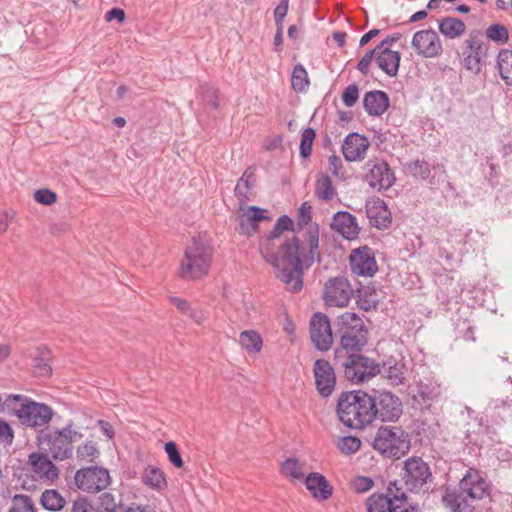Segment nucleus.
<instances>
[{
    "instance_id": "4",
    "label": "nucleus",
    "mask_w": 512,
    "mask_h": 512,
    "mask_svg": "<svg viewBox=\"0 0 512 512\" xmlns=\"http://www.w3.org/2000/svg\"><path fill=\"white\" fill-rule=\"evenodd\" d=\"M6 407L5 410H12L11 415L16 416L22 425L31 428L44 427L53 417V410L50 406L36 402L24 395H8Z\"/></svg>"
},
{
    "instance_id": "15",
    "label": "nucleus",
    "mask_w": 512,
    "mask_h": 512,
    "mask_svg": "<svg viewBox=\"0 0 512 512\" xmlns=\"http://www.w3.org/2000/svg\"><path fill=\"white\" fill-rule=\"evenodd\" d=\"M310 337L318 350L327 351L333 343V334L328 317L324 313H315L310 321Z\"/></svg>"
},
{
    "instance_id": "22",
    "label": "nucleus",
    "mask_w": 512,
    "mask_h": 512,
    "mask_svg": "<svg viewBox=\"0 0 512 512\" xmlns=\"http://www.w3.org/2000/svg\"><path fill=\"white\" fill-rule=\"evenodd\" d=\"M367 178L370 186L378 190L389 189L395 182L393 171L384 161H378L373 164Z\"/></svg>"
},
{
    "instance_id": "18",
    "label": "nucleus",
    "mask_w": 512,
    "mask_h": 512,
    "mask_svg": "<svg viewBox=\"0 0 512 512\" xmlns=\"http://www.w3.org/2000/svg\"><path fill=\"white\" fill-rule=\"evenodd\" d=\"M315 384L318 392L323 397H328L334 391L336 377L333 367L324 359H318L313 367Z\"/></svg>"
},
{
    "instance_id": "37",
    "label": "nucleus",
    "mask_w": 512,
    "mask_h": 512,
    "mask_svg": "<svg viewBox=\"0 0 512 512\" xmlns=\"http://www.w3.org/2000/svg\"><path fill=\"white\" fill-rule=\"evenodd\" d=\"M465 28L464 22L454 17H446L439 22L440 32L451 39L461 36L465 32Z\"/></svg>"
},
{
    "instance_id": "54",
    "label": "nucleus",
    "mask_w": 512,
    "mask_h": 512,
    "mask_svg": "<svg viewBox=\"0 0 512 512\" xmlns=\"http://www.w3.org/2000/svg\"><path fill=\"white\" fill-rule=\"evenodd\" d=\"M310 222H311V206L307 202H304L299 208L298 225L300 227L307 226L306 230H308V228L313 225ZM306 232L307 231H305V236L308 238Z\"/></svg>"
},
{
    "instance_id": "9",
    "label": "nucleus",
    "mask_w": 512,
    "mask_h": 512,
    "mask_svg": "<svg viewBox=\"0 0 512 512\" xmlns=\"http://www.w3.org/2000/svg\"><path fill=\"white\" fill-rule=\"evenodd\" d=\"M342 365L346 378L357 384L369 381L379 370V364L358 354L349 355Z\"/></svg>"
},
{
    "instance_id": "30",
    "label": "nucleus",
    "mask_w": 512,
    "mask_h": 512,
    "mask_svg": "<svg viewBox=\"0 0 512 512\" xmlns=\"http://www.w3.org/2000/svg\"><path fill=\"white\" fill-rule=\"evenodd\" d=\"M307 472V463L297 458H288L281 464V473L291 481L303 480Z\"/></svg>"
},
{
    "instance_id": "44",
    "label": "nucleus",
    "mask_w": 512,
    "mask_h": 512,
    "mask_svg": "<svg viewBox=\"0 0 512 512\" xmlns=\"http://www.w3.org/2000/svg\"><path fill=\"white\" fill-rule=\"evenodd\" d=\"M485 35L489 40L497 44H505L509 39L508 29L499 23L489 25L485 31Z\"/></svg>"
},
{
    "instance_id": "12",
    "label": "nucleus",
    "mask_w": 512,
    "mask_h": 512,
    "mask_svg": "<svg viewBox=\"0 0 512 512\" xmlns=\"http://www.w3.org/2000/svg\"><path fill=\"white\" fill-rule=\"evenodd\" d=\"M401 475L406 487L413 491L427 483L431 472L428 464L421 458L411 457L404 462Z\"/></svg>"
},
{
    "instance_id": "34",
    "label": "nucleus",
    "mask_w": 512,
    "mask_h": 512,
    "mask_svg": "<svg viewBox=\"0 0 512 512\" xmlns=\"http://www.w3.org/2000/svg\"><path fill=\"white\" fill-rule=\"evenodd\" d=\"M254 175V168L248 167L237 182L235 195L241 202L249 200L250 191L254 186Z\"/></svg>"
},
{
    "instance_id": "17",
    "label": "nucleus",
    "mask_w": 512,
    "mask_h": 512,
    "mask_svg": "<svg viewBox=\"0 0 512 512\" xmlns=\"http://www.w3.org/2000/svg\"><path fill=\"white\" fill-rule=\"evenodd\" d=\"M459 488L473 502L489 495V484L476 469L469 468L459 483Z\"/></svg>"
},
{
    "instance_id": "23",
    "label": "nucleus",
    "mask_w": 512,
    "mask_h": 512,
    "mask_svg": "<svg viewBox=\"0 0 512 512\" xmlns=\"http://www.w3.org/2000/svg\"><path fill=\"white\" fill-rule=\"evenodd\" d=\"M332 228L348 240L357 238L360 228L356 218L346 211H339L334 214Z\"/></svg>"
},
{
    "instance_id": "33",
    "label": "nucleus",
    "mask_w": 512,
    "mask_h": 512,
    "mask_svg": "<svg viewBox=\"0 0 512 512\" xmlns=\"http://www.w3.org/2000/svg\"><path fill=\"white\" fill-rule=\"evenodd\" d=\"M338 321L341 334H344V332L357 333L367 331L363 320L356 313L345 312L339 316Z\"/></svg>"
},
{
    "instance_id": "36",
    "label": "nucleus",
    "mask_w": 512,
    "mask_h": 512,
    "mask_svg": "<svg viewBox=\"0 0 512 512\" xmlns=\"http://www.w3.org/2000/svg\"><path fill=\"white\" fill-rule=\"evenodd\" d=\"M356 302L360 309L371 311L376 309L379 303L378 294L372 287H362L357 290Z\"/></svg>"
},
{
    "instance_id": "21",
    "label": "nucleus",
    "mask_w": 512,
    "mask_h": 512,
    "mask_svg": "<svg viewBox=\"0 0 512 512\" xmlns=\"http://www.w3.org/2000/svg\"><path fill=\"white\" fill-rule=\"evenodd\" d=\"M366 214L370 224L378 229L389 227L392 222L391 212L386 203L380 198H371L365 204Z\"/></svg>"
},
{
    "instance_id": "27",
    "label": "nucleus",
    "mask_w": 512,
    "mask_h": 512,
    "mask_svg": "<svg viewBox=\"0 0 512 512\" xmlns=\"http://www.w3.org/2000/svg\"><path fill=\"white\" fill-rule=\"evenodd\" d=\"M267 212V210L257 206L248 207L240 217V227L243 233L251 234L252 232H256L260 221L270 219V217L267 216Z\"/></svg>"
},
{
    "instance_id": "20",
    "label": "nucleus",
    "mask_w": 512,
    "mask_h": 512,
    "mask_svg": "<svg viewBox=\"0 0 512 512\" xmlns=\"http://www.w3.org/2000/svg\"><path fill=\"white\" fill-rule=\"evenodd\" d=\"M369 145L366 137L358 133H350L342 144L343 156L349 162L361 161L365 158Z\"/></svg>"
},
{
    "instance_id": "49",
    "label": "nucleus",
    "mask_w": 512,
    "mask_h": 512,
    "mask_svg": "<svg viewBox=\"0 0 512 512\" xmlns=\"http://www.w3.org/2000/svg\"><path fill=\"white\" fill-rule=\"evenodd\" d=\"M9 512H35V510L30 497L15 495L13 497V506L10 508Z\"/></svg>"
},
{
    "instance_id": "14",
    "label": "nucleus",
    "mask_w": 512,
    "mask_h": 512,
    "mask_svg": "<svg viewBox=\"0 0 512 512\" xmlns=\"http://www.w3.org/2000/svg\"><path fill=\"white\" fill-rule=\"evenodd\" d=\"M349 262L351 271L358 276L372 277L378 271L375 253L368 246L352 250Z\"/></svg>"
},
{
    "instance_id": "58",
    "label": "nucleus",
    "mask_w": 512,
    "mask_h": 512,
    "mask_svg": "<svg viewBox=\"0 0 512 512\" xmlns=\"http://www.w3.org/2000/svg\"><path fill=\"white\" fill-rule=\"evenodd\" d=\"M376 55V49H373V50H370L368 51L358 62V70L366 75L368 74L369 72V67H370V64L374 58V56Z\"/></svg>"
},
{
    "instance_id": "7",
    "label": "nucleus",
    "mask_w": 512,
    "mask_h": 512,
    "mask_svg": "<svg viewBox=\"0 0 512 512\" xmlns=\"http://www.w3.org/2000/svg\"><path fill=\"white\" fill-rule=\"evenodd\" d=\"M367 512H403L412 507L400 489L388 487L386 493H373L366 499Z\"/></svg>"
},
{
    "instance_id": "24",
    "label": "nucleus",
    "mask_w": 512,
    "mask_h": 512,
    "mask_svg": "<svg viewBox=\"0 0 512 512\" xmlns=\"http://www.w3.org/2000/svg\"><path fill=\"white\" fill-rule=\"evenodd\" d=\"M471 502L459 487L447 488L442 496L443 505L451 512H466L472 508Z\"/></svg>"
},
{
    "instance_id": "6",
    "label": "nucleus",
    "mask_w": 512,
    "mask_h": 512,
    "mask_svg": "<svg viewBox=\"0 0 512 512\" xmlns=\"http://www.w3.org/2000/svg\"><path fill=\"white\" fill-rule=\"evenodd\" d=\"M373 447L385 457L399 459L410 449L409 435L400 426H381L373 439Z\"/></svg>"
},
{
    "instance_id": "52",
    "label": "nucleus",
    "mask_w": 512,
    "mask_h": 512,
    "mask_svg": "<svg viewBox=\"0 0 512 512\" xmlns=\"http://www.w3.org/2000/svg\"><path fill=\"white\" fill-rule=\"evenodd\" d=\"M201 88H202V96H203L204 101L208 105H211L215 110H218L219 109L218 90L208 84L203 85Z\"/></svg>"
},
{
    "instance_id": "31",
    "label": "nucleus",
    "mask_w": 512,
    "mask_h": 512,
    "mask_svg": "<svg viewBox=\"0 0 512 512\" xmlns=\"http://www.w3.org/2000/svg\"><path fill=\"white\" fill-rule=\"evenodd\" d=\"M238 342L249 355L258 354L263 347V339L255 330H245L241 332Z\"/></svg>"
},
{
    "instance_id": "48",
    "label": "nucleus",
    "mask_w": 512,
    "mask_h": 512,
    "mask_svg": "<svg viewBox=\"0 0 512 512\" xmlns=\"http://www.w3.org/2000/svg\"><path fill=\"white\" fill-rule=\"evenodd\" d=\"M77 459L81 462H93L98 457V450L92 442L80 445L76 451Z\"/></svg>"
},
{
    "instance_id": "61",
    "label": "nucleus",
    "mask_w": 512,
    "mask_h": 512,
    "mask_svg": "<svg viewBox=\"0 0 512 512\" xmlns=\"http://www.w3.org/2000/svg\"><path fill=\"white\" fill-rule=\"evenodd\" d=\"M15 213L13 211H4L0 214V234L7 231L10 223L14 218Z\"/></svg>"
},
{
    "instance_id": "40",
    "label": "nucleus",
    "mask_w": 512,
    "mask_h": 512,
    "mask_svg": "<svg viewBox=\"0 0 512 512\" xmlns=\"http://www.w3.org/2000/svg\"><path fill=\"white\" fill-rule=\"evenodd\" d=\"M42 506L50 511H57L64 507L65 499L56 490H46L41 496Z\"/></svg>"
},
{
    "instance_id": "26",
    "label": "nucleus",
    "mask_w": 512,
    "mask_h": 512,
    "mask_svg": "<svg viewBox=\"0 0 512 512\" xmlns=\"http://www.w3.org/2000/svg\"><path fill=\"white\" fill-rule=\"evenodd\" d=\"M363 105L371 116L382 115L389 107V98L383 91H371L365 94Z\"/></svg>"
},
{
    "instance_id": "55",
    "label": "nucleus",
    "mask_w": 512,
    "mask_h": 512,
    "mask_svg": "<svg viewBox=\"0 0 512 512\" xmlns=\"http://www.w3.org/2000/svg\"><path fill=\"white\" fill-rule=\"evenodd\" d=\"M34 199L44 205H52L56 202V194L49 189H39L34 194Z\"/></svg>"
},
{
    "instance_id": "8",
    "label": "nucleus",
    "mask_w": 512,
    "mask_h": 512,
    "mask_svg": "<svg viewBox=\"0 0 512 512\" xmlns=\"http://www.w3.org/2000/svg\"><path fill=\"white\" fill-rule=\"evenodd\" d=\"M372 402V421L377 418L382 422H396L403 413L401 399L388 391L376 392L370 396Z\"/></svg>"
},
{
    "instance_id": "41",
    "label": "nucleus",
    "mask_w": 512,
    "mask_h": 512,
    "mask_svg": "<svg viewBox=\"0 0 512 512\" xmlns=\"http://www.w3.org/2000/svg\"><path fill=\"white\" fill-rule=\"evenodd\" d=\"M292 88L296 92H304L309 85L308 73L303 65L297 64L292 72L291 77Z\"/></svg>"
},
{
    "instance_id": "3",
    "label": "nucleus",
    "mask_w": 512,
    "mask_h": 512,
    "mask_svg": "<svg viewBox=\"0 0 512 512\" xmlns=\"http://www.w3.org/2000/svg\"><path fill=\"white\" fill-rule=\"evenodd\" d=\"M337 416L347 427L361 429L372 423L370 395L362 391L342 393L337 403Z\"/></svg>"
},
{
    "instance_id": "35",
    "label": "nucleus",
    "mask_w": 512,
    "mask_h": 512,
    "mask_svg": "<svg viewBox=\"0 0 512 512\" xmlns=\"http://www.w3.org/2000/svg\"><path fill=\"white\" fill-rule=\"evenodd\" d=\"M315 195L323 201H330L336 196V188L331 178L324 173L317 176L315 183Z\"/></svg>"
},
{
    "instance_id": "2",
    "label": "nucleus",
    "mask_w": 512,
    "mask_h": 512,
    "mask_svg": "<svg viewBox=\"0 0 512 512\" xmlns=\"http://www.w3.org/2000/svg\"><path fill=\"white\" fill-rule=\"evenodd\" d=\"M213 259V248L206 234L193 237L186 246L179 266V275L184 280H198L209 273Z\"/></svg>"
},
{
    "instance_id": "11",
    "label": "nucleus",
    "mask_w": 512,
    "mask_h": 512,
    "mask_svg": "<svg viewBox=\"0 0 512 512\" xmlns=\"http://www.w3.org/2000/svg\"><path fill=\"white\" fill-rule=\"evenodd\" d=\"M74 480L80 490L96 493L108 487L111 477L107 469L93 466L78 470Z\"/></svg>"
},
{
    "instance_id": "39",
    "label": "nucleus",
    "mask_w": 512,
    "mask_h": 512,
    "mask_svg": "<svg viewBox=\"0 0 512 512\" xmlns=\"http://www.w3.org/2000/svg\"><path fill=\"white\" fill-rule=\"evenodd\" d=\"M498 69L502 79L512 85V52L503 49L498 54Z\"/></svg>"
},
{
    "instance_id": "51",
    "label": "nucleus",
    "mask_w": 512,
    "mask_h": 512,
    "mask_svg": "<svg viewBox=\"0 0 512 512\" xmlns=\"http://www.w3.org/2000/svg\"><path fill=\"white\" fill-rule=\"evenodd\" d=\"M165 452L167 453L169 461L176 467L182 468L184 466L183 459L180 455L178 447L175 442L169 441L165 444Z\"/></svg>"
},
{
    "instance_id": "16",
    "label": "nucleus",
    "mask_w": 512,
    "mask_h": 512,
    "mask_svg": "<svg viewBox=\"0 0 512 512\" xmlns=\"http://www.w3.org/2000/svg\"><path fill=\"white\" fill-rule=\"evenodd\" d=\"M411 45L419 56L425 58H435L443 51L440 38L432 29L416 32L412 38Z\"/></svg>"
},
{
    "instance_id": "19",
    "label": "nucleus",
    "mask_w": 512,
    "mask_h": 512,
    "mask_svg": "<svg viewBox=\"0 0 512 512\" xmlns=\"http://www.w3.org/2000/svg\"><path fill=\"white\" fill-rule=\"evenodd\" d=\"M49 456L46 452H33L29 455L28 464L37 479L54 482L59 476V470Z\"/></svg>"
},
{
    "instance_id": "60",
    "label": "nucleus",
    "mask_w": 512,
    "mask_h": 512,
    "mask_svg": "<svg viewBox=\"0 0 512 512\" xmlns=\"http://www.w3.org/2000/svg\"><path fill=\"white\" fill-rule=\"evenodd\" d=\"M328 165L330 172L336 176L340 177L343 175L342 173V161L339 156L331 155L328 159Z\"/></svg>"
},
{
    "instance_id": "10",
    "label": "nucleus",
    "mask_w": 512,
    "mask_h": 512,
    "mask_svg": "<svg viewBox=\"0 0 512 512\" xmlns=\"http://www.w3.org/2000/svg\"><path fill=\"white\" fill-rule=\"evenodd\" d=\"M353 295L354 289L344 276L330 278L324 285L323 299L329 307L344 308Z\"/></svg>"
},
{
    "instance_id": "59",
    "label": "nucleus",
    "mask_w": 512,
    "mask_h": 512,
    "mask_svg": "<svg viewBox=\"0 0 512 512\" xmlns=\"http://www.w3.org/2000/svg\"><path fill=\"white\" fill-rule=\"evenodd\" d=\"M72 512H101L85 499H78L74 502Z\"/></svg>"
},
{
    "instance_id": "45",
    "label": "nucleus",
    "mask_w": 512,
    "mask_h": 512,
    "mask_svg": "<svg viewBox=\"0 0 512 512\" xmlns=\"http://www.w3.org/2000/svg\"><path fill=\"white\" fill-rule=\"evenodd\" d=\"M406 168L412 176L421 179H427L431 173L430 165L425 160L417 159L410 161L406 164Z\"/></svg>"
},
{
    "instance_id": "28",
    "label": "nucleus",
    "mask_w": 512,
    "mask_h": 512,
    "mask_svg": "<svg viewBox=\"0 0 512 512\" xmlns=\"http://www.w3.org/2000/svg\"><path fill=\"white\" fill-rule=\"evenodd\" d=\"M376 62L378 67L389 76H395L398 73L400 64V53L390 49L376 50Z\"/></svg>"
},
{
    "instance_id": "29",
    "label": "nucleus",
    "mask_w": 512,
    "mask_h": 512,
    "mask_svg": "<svg viewBox=\"0 0 512 512\" xmlns=\"http://www.w3.org/2000/svg\"><path fill=\"white\" fill-rule=\"evenodd\" d=\"M377 374H381L384 378L393 386H398L403 383L404 376V365L396 360L390 359L383 363L377 371Z\"/></svg>"
},
{
    "instance_id": "63",
    "label": "nucleus",
    "mask_w": 512,
    "mask_h": 512,
    "mask_svg": "<svg viewBox=\"0 0 512 512\" xmlns=\"http://www.w3.org/2000/svg\"><path fill=\"white\" fill-rule=\"evenodd\" d=\"M170 302L177 307V309L183 313L188 314V312L191 310L190 304L188 301L179 298V297H170Z\"/></svg>"
},
{
    "instance_id": "47",
    "label": "nucleus",
    "mask_w": 512,
    "mask_h": 512,
    "mask_svg": "<svg viewBox=\"0 0 512 512\" xmlns=\"http://www.w3.org/2000/svg\"><path fill=\"white\" fill-rule=\"evenodd\" d=\"M361 446V441L354 436H346L339 438L337 441V447L339 450L346 454L351 455L356 453Z\"/></svg>"
},
{
    "instance_id": "1",
    "label": "nucleus",
    "mask_w": 512,
    "mask_h": 512,
    "mask_svg": "<svg viewBox=\"0 0 512 512\" xmlns=\"http://www.w3.org/2000/svg\"><path fill=\"white\" fill-rule=\"evenodd\" d=\"M281 234L282 231L274 226L269 234L261 238L259 251L273 267L276 278L284 283L288 291L297 293L303 287L304 271L313 264L318 255L319 228L318 225H312L306 232L309 251L296 236L278 244Z\"/></svg>"
},
{
    "instance_id": "38",
    "label": "nucleus",
    "mask_w": 512,
    "mask_h": 512,
    "mask_svg": "<svg viewBox=\"0 0 512 512\" xmlns=\"http://www.w3.org/2000/svg\"><path fill=\"white\" fill-rule=\"evenodd\" d=\"M50 352L47 348H38V356L34 358V374L39 377H47L51 375L52 368L50 365Z\"/></svg>"
},
{
    "instance_id": "50",
    "label": "nucleus",
    "mask_w": 512,
    "mask_h": 512,
    "mask_svg": "<svg viewBox=\"0 0 512 512\" xmlns=\"http://www.w3.org/2000/svg\"><path fill=\"white\" fill-rule=\"evenodd\" d=\"M350 486L356 493H365L373 488L374 481L370 477L357 476L351 480Z\"/></svg>"
},
{
    "instance_id": "62",
    "label": "nucleus",
    "mask_w": 512,
    "mask_h": 512,
    "mask_svg": "<svg viewBox=\"0 0 512 512\" xmlns=\"http://www.w3.org/2000/svg\"><path fill=\"white\" fill-rule=\"evenodd\" d=\"M113 19H116L118 22L122 23L125 20V12L123 9L120 8H113L106 12L105 14V20L106 21H112Z\"/></svg>"
},
{
    "instance_id": "56",
    "label": "nucleus",
    "mask_w": 512,
    "mask_h": 512,
    "mask_svg": "<svg viewBox=\"0 0 512 512\" xmlns=\"http://www.w3.org/2000/svg\"><path fill=\"white\" fill-rule=\"evenodd\" d=\"M289 0H281L274 9V18L277 27H283V20L288 12Z\"/></svg>"
},
{
    "instance_id": "64",
    "label": "nucleus",
    "mask_w": 512,
    "mask_h": 512,
    "mask_svg": "<svg viewBox=\"0 0 512 512\" xmlns=\"http://www.w3.org/2000/svg\"><path fill=\"white\" fill-rule=\"evenodd\" d=\"M277 230L288 231L293 229V221L286 215H283L277 219L275 224Z\"/></svg>"
},
{
    "instance_id": "46",
    "label": "nucleus",
    "mask_w": 512,
    "mask_h": 512,
    "mask_svg": "<svg viewBox=\"0 0 512 512\" xmlns=\"http://www.w3.org/2000/svg\"><path fill=\"white\" fill-rule=\"evenodd\" d=\"M316 137V132L313 128H306L301 135L300 142V155L303 158H308L312 152L313 142Z\"/></svg>"
},
{
    "instance_id": "13",
    "label": "nucleus",
    "mask_w": 512,
    "mask_h": 512,
    "mask_svg": "<svg viewBox=\"0 0 512 512\" xmlns=\"http://www.w3.org/2000/svg\"><path fill=\"white\" fill-rule=\"evenodd\" d=\"M463 65L474 74L481 71L482 59L486 56L487 48L478 33H471L464 42Z\"/></svg>"
},
{
    "instance_id": "5",
    "label": "nucleus",
    "mask_w": 512,
    "mask_h": 512,
    "mask_svg": "<svg viewBox=\"0 0 512 512\" xmlns=\"http://www.w3.org/2000/svg\"><path fill=\"white\" fill-rule=\"evenodd\" d=\"M82 438L72 421L63 427L42 432L38 436L40 448L56 461H64L73 455V443Z\"/></svg>"
},
{
    "instance_id": "53",
    "label": "nucleus",
    "mask_w": 512,
    "mask_h": 512,
    "mask_svg": "<svg viewBox=\"0 0 512 512\" xmlns=\"http://www.w3.org/2000/svg\"><path fill=\"white\" fill-rule=\"evenodd\" d=\"M359 98V89L357 85L347 86L342 93V101L347 107H352Z\"/></svg>"
},
{
    "instance_id": "43",
    "label": "nucleus",
    "mask_w": 512,
    "mask_h": 512,
    "mask_svg": "<svg viewBox=\"0 0 512 512\" xmlns=\"http://www.w3.org/2000/svg\"><path fill=\"white\" fill-rule=\"evenodd\" d=\"M100 506L105 512H118L125 504L120 495L111 492H104L99 497Z\"/></svg>"
},
{
    "instance_id": "42",
    "label": "nucleus",
    "mask_w": 512,
    "mask_h": 512,
    "mask_svg": "<svg viewBox=\"0 0 512 512\" xmlns=\"http://www.w3.org/2000/svg\"><path fill=\"white\" fill-rule=\"evenodd\" d=\"M143 481L146 485L155 489H162L166 486L165 476L163 472L156 467H149L145 469Z\"/></svg>"
},
{
    "instance_id": "25",
    "label": "nucleus",
    "mask_w": 512,
    "mask_h": 512,
    "mask_svg": "<svg viewBox=\"0 0 512 512\" xmlns=\"http://www.w3.org/2000/svg\"><path fill=\"white\" fill-rule=\"evenodd\" d=\"M305 485L316 499L327 500L332 495V487L326 478L319 473L308 474L305 478Z\"/></svg>"
},
{
    "instance_id": "32",
    "label": "nucleus",
    "mask_w": 512,
    "mask_h": 512,
    "mask_svg": "<svg viewBox=\"0 0 512 512\" xmlns=\"http://www.w3.org/2000/svg\"><path fill=\"white\" fill-rule=\"evenodd\" d=\"M367 343V331L350 333L344 332L341 334L340 345L341 348L347 352L360 351Z\"/></svg>"
},
{
    "instance_id": "57",
    "label": "nucleus",
    "mask_w": 512,
    "mask_h": 512,
    "mask_svg": "<svg viewBox=\"0 0 512 512\" xmlns=\"http://www.w3.org/2000/svg\"><path fill=\"white\" fill-rule=\"evenodd\" d=\"M14 433L8 423L0 419V442L4 444H12Z\"/></svg>"
}]
</instances>
